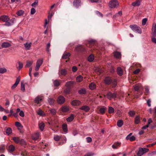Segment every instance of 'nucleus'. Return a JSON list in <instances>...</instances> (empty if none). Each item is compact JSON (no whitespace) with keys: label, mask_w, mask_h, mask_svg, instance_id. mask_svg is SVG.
<instances>
[{"label":"nucleus","mask_w":156,"mask_h":156,"mask_svg":"<svg viewBox=\"0 0 156 156\" xmlns=\"http://www.w3.org/2000/svg\"><path fill=\"white\" fill-rule=\"evenodd\" d=\"M0 20L3 22H5V25L7 26H10L13 23V22L11 20L9 21V18L6 16L4 15L1 16L0 17Z\"/></svg>","instance_id":"f257e3e1"},{"label":"nucleus","mask_w":156,"mask_h":156,"mask_svg":"<svg viewBox=\"0 0 156 156\" xmlns=\"http://www.w3.org/2000/svg\"><path fill=\"white\" fill-rule=\"evenodd\" d=\"M131 29L134 31L139 34H141L142 31L140 27L137 25L134 24L130 25L129 26Z\"/></svg>","instance_id":"f03ea898"},{"label":"nucleus","mask_w":156,"mask_h":156,"mask_svg":"<svg viewBox=\"0 0 156 156\" xmlns=\"http://www.w3.org/2000/svg\"><path fill=\"white\" fill-rule=\"evenodd\" d=\"M119 2L116 0H113L110 2L108 4V6L110 8H116L119 5Z\"/></svg>","instance_id":"7ed1b4c3"},{"label":"nucleus","mask_w":156,"mask_h":156,"mask_svg":"<svg viewBox=\"0 0 156 156\" xmlns=\"http://www.w3.org/2000/svg\"><path fill=\"white\" fill-rule=\"evenodd\" d=\"M149 149L146 148H139V151L137 153L138 156H141L144 153L147 152Z\"/></svg>","instance_id":"20e7f679"},{"label":"nucleus","mask_w":156,"mask_h":156,"mask_svg":"<svg viewBox=\"0 0 156 156\" xmlns=\"http://www.w3.org/2000/svg\"><path fill=\"white\" fill-rule=\"evenodd\" d=\"M43 63V59H38L36 62V66L35 67V70L37 71L39 69L40 66Z\"/></svg>","instance_id":"39448f33"},{"label":"nucleus","mask_w":156,"mask_h":156,"mask_svg":"<svg viewBox=\"0 0 156 156\" xmlns=\"http://www.w3.org/2000/svg\"><path fill=\"white\" fill-rule=\"evenodd\" d=\"M65 101V99L62 96H59L57 99V101L58 104H63Z\"/></svg>","instance_id":"423d86ee"},{"label":"nucleus","mask_w":156,"mask_h":156,"mask_svg":"<svg viewBox=\"0 0 156 156\" xmlns=\"http://www.w3.org/2000/svg\"><path fill=\"white\" fill-rule=\"evenodd\" d=\"M107 97L109 99L111 100L112 98H115L116 97V94L115 93L112 94L110 92H109L107 94Z\"/></svg>","instance_id":"0eeeda50"},{"label":"nucleus","mask_w":156,"mask_h":156,"mask_svg":"<svg viewBox=\"0 0 156 156\" xmlns=\"http://www.w3.org/2000/svg\"><path fill=\"white\" fill-rule=\"evenodd\" d=\"M151 34L153 36H156V23L153 25Z\"/></svg>","instance_id":"6e6552de"},{"label":"nucleus","mask_w":156,"mask_h":156,"mask_svg":"<svg viewBox=\"0 0 156 156\" xmlns=\"http://www.w3.org/2000/svg\"><path fill=\"white\" fill-rule=\"evenodd\" d=\"M132 133H130L126 137L127 140H129L130 141H133L135 140V137L133 136H131Z\"/></svg>","instance_id":"1a4fd4ad"},{"label":"nucleus","mask_w":156,"mask_h":156,"mask_svg":"<svg viewBox=\"0 0 156 156\" xmlns=\"http://www.w3.org/2000/svg\"><path fill=\"white\" fill-rule=\"evenodd\" d=\"M1 46L2 48H6L10 47L11 44L9 42H4L2 44Z\"/></svg>","instance_id":"9d476101"},{"label":"nucleus","mask_w":156,"mask_h":156,"mask_svg":"<svg viewBox=\"0 0 156 156\" xmlns=\"http://www.w3.org/2000/svg\"><path fill=\"white\" fill-rule=\"evenodd\" d=\"M40 134L39 132H36L32 136V138L34 140H37Z\"/></svg>","instance_id":"9b49d317"},{"label":"nucleus","mask_w":156,"mask_h":156,"mask_svg":"<svg viewBox=\"0 0 156 156\" xmlns=\"http://www.w3.org/2000/svg\"><path fill=\"white\" fill-rule=\"evenodd\" d=\"M20 80L19 78H17L16 79V81L15 83L12 86L11 89L12 90L14 89L18 85L19 83Z\"/></svg>","instance_id":"f8f14e48"},{"label":"nucleus","mask_w":156,"mask_h":156,"mask_svg":"<svg viewBox=\"0 0 156 156\" xmlns=\"http://www.w3.org/2000/svg\"><path fill=\"white\" fill-rule=\"evenodd\" d=\"M81 1L80 0H75L73 4L74 6L76 7H78L80 5Z\"/></svg>","instance_id":"ddd939ff"},{"label":"nucleus","mask_w":156,"mask_h":156,"mask_svg":"<svg viewBox=\"0 0 156 156\" xmlns=\"http://www.w3.org/2000/svg\"><path fill=\"white\" fill-rule=\"evenodd\" d=\"M32 43L31 42H26L24 44L25 48L26 50H29L31 46Z\"/></svg>","instance_id":"4468645a"},{"label":"nucleus","mask_w":156,"mask_h":156,"mask_svg":"<svg viewBox=\"0 0 156 156\" xmlns=\"http://www.w3.org/2000/svg\"><path fill=\"white\" fill-rule=\"evenodd\" d=\"M80 102L77 100H73L71 102V104L73 106H78L80 105Z\"/></svg>","instance_id":"2eb2a0df"},{"label":"nucleus","mask_w":156,"mask_h":156,"mask_svg":"<svg viewBox=\"0 0 156 156\" xmlns=\"http://www.w3.org/2000/svg\"><path fill=\"white\" fill-rule=\"evenodd\" d=\"M42 99V97L41 96H38L34 100V102L37 104H38Z\"/></svg>","instance_id":"dca6fc26"},{"label":"nucleus","mask_w":156,"mask_h":156,"mask_svg":"<svg viewBox=\"0 0 156 156\" xmlns=\"http://www.w3.org/2000/svg\"><path fill=\"white\" fill-rule=\"evenodd\" d=\"M80 109L86 112L90 110L89 107L86 105L83 106L80 108Z\"/></svg>","instance_id":"f3484780"},{"label":"nucleus","mask_w":156,"mask_h":156,"mask_svg":"<svg viewBox=\"0 0 156 156\" xmlns=\"http://www.w3.org/2000/svg\"><path fill=\"white\" fill-rule=\"evenodd\" d=\"M12 139L17 144L20 143L23 140V139L20 140L19 137H13Z\"/></svg>","instance_id":"a211bd4d"},{"label":"nucleus","mask_w":156,"mask_h":156,"mask_svg":"<svg viewBox=\"0 0 156 156\" xmlns=\"http://www.w3.org/2000/svg\"><path fill=\"white\" fill-rule=\"evenodd\" d=\"M74 84V82L73 81H69L66 83L65 86L68 88H70L71 86Z\"/></svg>","instance_id":"6ab92c4d"},{"label":"nucleus","mask_w":156,"mask_h":156,"mask_svg":"<svg viewBox=\"0 0 156 156\" xmlns=\"http://www.w3.org/2000/svg\"><path fill=\"white\" fill-rule=\"evenodd\" d=\"M94 59V56L92 54H91L88 57L87 60L90 62H92Z\"/></svg>","instance_id":"aec40b11"},{"label":"nucleus","mask_w":156,"mask_h":156,"mask_svg":"<svg viewBox=\"0 0 156 156\" xmlns=\"http://www.w3.org/2000/svg\"><path fill=\"white\" fill-rule=\"evenodd\" d=\"M114 56L117 58H119L121 56V53L117 51L115 52H114Z\"/></svg>","instance_id":"412c9836"},{"label":"nucleus","mask_w":156,"mask_h":156,"mask_svg":"<svg viewBox=\"0 0 156 156\" xmlns=\"http://www.w3.org/2000/svg\"><path fill=\"white\" fill-rule=\"evenodd\" d=\"M140 0H137L135 2L132 3V5L134 6H139L140 5Z\"/></svg>","instance_id":"4be33fe9"},{"label":"nucleus","mask_w":156,"mask_h":156,"mask_svg":"<svg viewBox=\"0 0 156 156\" xmlns=\"http://www.w3.org/2000/svg\"><path fill=\"white\" fill-rule=\"evenodd\" d=\"M105 82L106 84H109L111 83V80L109 77H107L105 79Z\"/></svg>","instance_id":"5701e85b"},{"label":"nucleus","mask_w":156,"mask_h":156,"mask_svg":"<svg viewBox=\"0 0 156 156\" xmlns=\"http://www.w3.org/2000/svg\"><path fill=\"white\" fill-rule=\"evenodd\" d=\"M117 72L118 74L120 76H122L123 74V71L120 67H118L117 68Z\"/></svg>","instance_id":"b1692460"},{"label":"nucleus","mask_w":156,"mask_h":156,"mask_svg":"<svg viewBox=\"0 0 156 156\" xmlns=\"http://www.w3.org/2000/svg\"><path fill=\"white\" fill-rule=\"evenodd\" d=\"M39 126L40 129L42 131L44 127V124L43 122H41L39 124Z\"/></svg>","instance_id":"393cba45"},{"label":"nucleus","mask_w":156,"mask_h":156,"mask_svg":"<svg viewBox=\"0 0 156 156\" xmlns=\"http://www.w3.org/2000/svg\"><path fill=\"white\" fill-rule=\"evenodd\" d=\"M70 55V54L69 53L64 54L63 55L62 58L65 59H67L69 58Z\"/></svg>","instance_id":"a878e982"},{"label":"nucleus","mask_w":156,"mask_h":156,"mask_svg":"<svg viewBox=\"0 0 156 156\" xmlns=\"http://www.w3.org/2000/svg\"><path fill=\"white\" fill-rule=\"evenodd\" d=\"M14 150L15 147L13 145H10L9 147L8 150L9 152H12Z\"/></svg>","instance_id":"bb28decb"},{"label":"nucleus","mask_w":156,"mask_h":156,"mask_svg":"<svg viewBox=\"0 0 156 156\" xmlns=\"http://www.w3.org/2000/svg\"><path fill=\"white\" fill-rule=\"evenodd\" d=\"M33 62V61L27 62V64L25 66V67L26 68L30 67L32 65Z\"/></svg>","instance_id":"cd10ccee"},{"label":"nucleus","mask_w":156,"mask_h":156,"mask_svg":"<svg viewBox=\"0 0 156 156\" xmlns=\"http://www.w3.org/2000/svg\"><path fill=\"white\" fill-rule=\"evenodd\" d=\"M69 110V107L66 106H63L61 108V110L63 112H67Z\"/></svg>","instance_id":"c85d7f7f"},{"label":"nucleus","mask_w":156,"mask_h":156,"mask_svg":"<svg viewBox=\"0 0 156 156\" xmlns=\"http://www.w3.org/2000/svg\"><path fill=\"white\" fill-rule=\"evenodd\" d=\"M140 117L139 116H137L136 117L135 119V123L136 124H138L140 122Z\"/></svg>","instance_id":"c756f323"},{"label":"nucleus","mask_w":156,"mask_h":156,"mask_svg":"<svg viewBox=\"0 0 156 156\" xmlns=\"http://www.w3.org/2000/svg\"><path fill=\"white\" fill-rule=\"evenodd\" d=\"M53 83L54 86L57 87L60 84V83L59 80H53Z\"/></svg>","instance_id":"7c9ffc66"},{"label":"nucleus","mask_w":156,"mask_h":156,"mask_svg":"<svg viewBox=\"0 0 156 156\" xmlns=\"http://www.w3.org/2000/svg\"><path fill=\"white\" fill-rule=\"evenodd\" d=\"M62 129L63 131L65 132H67L68 131L67 125L64 124L62 125Z\"/></svg>","instance_id":"2f4dec72"},{"label":"nucleus","mask_w":156,"mask_h":156,"mask_svg":"<svg viewBox=\"0 0 156 156\" xmlns=\"http://www.w3.org/2000/svg\"><path fill=\"white\" fill-rule=\"evenodd\" d=\"M17 62L19 66L17 67V69H18V70H20L22 68L23 66V65L22 62L19 61L18 62Z\"/></svg>","instance_id":"473e14b6"},{"label":"nucleus","mask_w":156,"mask_h":156,"mask_svg":"<svg viewBox=\"0 0 156 156\" xmlns=\"http://www.w3.org/2000/svg\"><path fill=\"white\" fill-rule=\"evenodd\" d=\"M123 124V121L122 120H119L117 122V125L119 127H121Z\"/></svg>","instance_id":"72a5a7b5"},{"label":"nucleus","mask_w":156,"mask_h":156,"mask_svg":"<svg viewBox=\"0 0 156 156\" xmlns=\"http://www.w3.org/2000/svg\"><path fill=\"white\" fill-rule=\"evenodd\" d=\"M24 11L22 10H19L16 12V14L17 15L19 16H22L24 14Z\"/></svg>","instance_id":"f704fd0d"},{"label":"nucleus","mask_w":156,"mask_h":156,"mask_svg":"<svg viewBox=\"0 0 156 156\" xmlns=\"http://www.w3.org/2000/svg\"><path fill=\"white\" fill-rule=\"evenodd\" d=\"M55 101V100L53 98H49L48 100V101L50 105H52Z\"/></svg>","instance_id":"c9c22d12"},{"label":"nucleus","mask_w":156,"mask_h":156,"mask_svg":"<svg viewBox=\"0 0 156 156\" xmlns=\"http://www.w3.org/2000/svg\"><path fill=\"white\" fill-rule=\"evenodd\" d=\"M74 116L73 115H71L67 119V121L68 122L72 121L74 119Z\"/></svg>","instance_id":"e433bc0d"},{"label":"nucleus","mask_w":156,"mask_h":156,"mask_svg":"<svg viewBox=\"0 0 156 156\" xmlns=\"http://www.w3.org/2000/svg\"><path fill=\"white\" fill-rule=\"evenodd\" d=\"M90 88L91 90H93L96 87L95 84L94 83H91L89 85Z\"/></svg>","instance_id":"4c0bfd02"},{"label":"nucleus","mask_w":156,"mask_h":156,"mask_svg":"<svg viewBox=\"0 0 156 156\" xmlns=\"http://www.w3.org/2000/svg\"><path fill=\"white\" fill-rule=\"evenodd\" d=\"M37 113L40 116H44L45 115L44 113L40 109L39 110Z\"/></svg>","instance_id":"58836bf2"},{"label":"nucleus","mask_w":156,"mask_h":156,"mask_svg":"<svg viewBox=\"0 0 156 156\" xmlns=\"http://www.w3.org/2000/svg\"><path fill=\"white\" fill-rule=\"evenodd\" d=\"M67 72L65 69H62L61 70V75L65 76L67 74Z\"/></svg>","instance_id":"ea45409f"},{"label":"nucleus","mask_w":156,"mask_h":156,"mask_svg":"<svg viewBox=\"0 0 156 156\" xmlns=\"http://www.w3.org/2000/svg\"><path fill=\"white\" fill-rule=\"evenodd\" d=\"M141 85L139 84H137L134 87V89L135 90L137 91L140 88Z\"/></svg>","instance_id":"a19ab883"},{"label":"nucleus","mask_w":156,"mask_h":156,"mask_svg":"<svg viewBox=\"0 0 156 156\" xmlns=\"http://www.w3.org/2000/svg\"><path fill=\"white\" fill-rule=\"evenodd\" d=\"M21 90L23 92L25 91V85L23 83L21 82Z\"/></svg>","instance_id":"79ce46f5"},{"label":"nucleus","mask_w":156,"mask_h":156,"mask_svg":"<svg viewBox=\"0 0 156 156\" xmlns=\"http://www.w3.org/2000/svg\"><path fill=\"white\" fill-rule=\"evenodd\" d=\"M78 93L80 94H84L86 93V91L85 89H82L78 91Z\"/></svg>","instance_id":"37998d69"},{"label":"nucleus","mask_w":156,"mask_h":156,"mask_svg":"<svg viewBox=\"0 0 156 156\" xmlns=\"http://www.w3.org/2000/svg\"><path fill=\"white\" fill-rule=\"evenodd\" d=\"M61 137L60 136L56 135L54 136V139L55 141H58L61 138Z\"/></svg>","instance_id":"c03bdc74"},{"label":"nucleus","mask_w":156,"mask_h":156,"mask_svg":"<svg viewBox=\"0 0 156 156\" xmlns=\"http://www.w3.org/2000/svg\"><path fill=\"white\" fill-rule=\"evenodd\" d=\"M108 112L110 114L113 113L114 112V109L112 107H110L108 108Z\"/></svg>","instance_id":"a18cd8bd"},{"label":"nucleus","mask_w":156,"mask_h":156,"mask_svg":"<svg viewBox=\"0 0 156 156\" xmlns=\"http://www.w3.org/2000/svg\"><path fill=\"white\" fill-rule=\"evenodd\" d=\"M7 71V69L5 68H0V73H3Z\"/></svg>","instance_id":"49530a36"},{"label":"nucleus","mask_w":156,"mask_h":156,"mask_svg":"<svg viewBox=\"0 0 156 156\" xmlns=\"http://www.w3.org/2000/svg\"><path fill=\"white\" fill-rule=\"evenodd\" d=\"M83 80V77L81 76H79L77 77L76 80L77 82H80Z\"/></svg>","instance_id":"de8ad7c7"},{"label":"nucleus","mask_w":156,"mask_h":156,"mask_svg":"<svg viewBox=\"0 0 156 156\" xmlns=\"http://www.w3.org/2000/svg\"><path fill=\"white\" fill-rule=\"evenodd\" d=\"M95 71L97 73V74H100L102 72V70L100 69L98 67L95 69Z\"/></svg>","instance_id":"09e8293b"},{"label":"nucleus","mask_w":156,"mask_h":156,"mask_svg":"<svg viewBox=\"0 0 156 156\" xmlns=\"http://www.w3.org/2000/svg\"><path fill=\"white\" fill-rule=\"evenodd\" d=\"M6 134L9 135L12 133V130L10 128H8L6 130Z\"/></svg>","instance_id":"8fccbe9b"},{"label":"nucleus","mask_w":156,"mask_h":156,"mask_svg":"<svg viewBox=\"0 0 156 156\" xmlns=\"http://www.w3.org/2000/svg\"><path fill=\"white\" fill-rule=\"evenodd\" d=\"M49 111L53 115H55L56 113V111L54 109H51L49 110Z\"/></svg>","instance_id":"3c124183"},{"label":"nucleus","mask_w":156,"mask_h":156,"mask_svg":"<svg viewBox=\"0 0 156 156\" xmlns=\"http://www.w3.org/2000/svg\"><path fill=\"white\" fill-rule=\"evenodd\" d=\"M105 108H102L100 109L99 111L101 114H104L105 112Z\"/></svg>","instance_id":"603ef678"},{"label":"nucleus","mask_w":156,"mask_h":156,"mask_svg":"<svg viewBox=\"0 0 156 156\" xmlns=\"http://www.w3.org/2000/svg\"><path fill=\"white\" fill-rule=\"evenodd\" d=\"M15 125L17 127H22V126L21 124L19 122H15Z\"/></svg>","instance_id":"864d4df0"},{"label":"nucleus","mask_w":156,"mask_h":156,"mask_svg":"<svg viewBox=\"0 0 156 156\" xmlns=\"http://www.w3.org/2000/svg\"><path fill=\"white\" fill-rule=\"evenodd\" d=\"M147 21V18L143 19L142 20V23L143 25H144Z\"/></svg>","instance_id":"5fc2aeb1"},{"label":"nucleus","mask_w":156,"mask_h":156,"mask_svg":"<svg viewBox=\"0 0 156 156\" xmlns=\"http://www.w3.org/2000/svg\"><path fill=\"white\" fill-rule=\"evenodd\" d=\"M45 23L44 24V27L45 28H46V29H47L48 28V26L47 25L48 23V20L47 19L45 20Z\"/></svg>","instance_id":"6e6d98bb"},{"label":"nucleus","mask_w":156,"mask_h":156,"mask_svg":"<svg viewBox=\"0 0 156 156\" xmlns=\"http://www.w3.org/2000/svg\"><path fill=\"white\" fill-rule=\"evenodd\" d=\"M129 114L130 116L131 117H133L134 116V115L135 114V112L133 111H130L129 112Z\"/></svg>","instance_id":"4d7b16f0"},{"label":"nucleus","mask_w":156,"mask_h":156,"mask_svg":"<svg viewBox=\"0 0 156 156\" xmlns=\"http://www.w3.org/2000/svg\"><path fill=\"white\" fill-rule=\"evenodd\" d=\"M38 2L37 0L35 1L32 4V6L34 7H35L37 5Z\"/></svg>","instance_id":"13d9d810"},{"label":"nucleus","mask_w":156,"mask_h":156,"mask_svg":"<svg viewBox=\"0 0 156 156\" xmlns=\"http://www.w3.org/2000/svg\"><path fill=\"white\" fill-rule=\"evenodd\" d=\"M70 88L67 87V88L64 91L65 93L66 94H68L70 92Z\"/></svg>","instance_id":"bf43d9fd"},{"label":"nucleus","mask_w":156,"mask_h":156,"mask_svg":"<svg viewBox=\"0 0 156 156\" xmlns=\"http://www.w3.org/2000/svg\"><path fill=\"white\" fill-rule=\"evenodd\" d=\"M36 10L34 8H32L31 9V11H30V13L31 14H34L35 13V12Z\"/></svg>","instance_id":"052dcab7"},{"label":"nucleus","mask_w":156,"mask_h":156,"mask_svg":"<svg viewBox=\"0 0 156 156\" xmlns=\"http://www.w3.org/2000/svg\"><path fill=\"white\" fill-rule=\"evenodd\" d=\"M86 140L88 143L90 142L92 140L91 138L90 137H88L86 138Z\"/></svg>","instance_id":"680f3d73"},{"label":"nucleus","mask_w":156,"mask_h":156,"mask_svg":"<svg viewBox=\"0 0 156 156\" xmlns=\"http://www.w3.org/2000/svg\"><path fill=\"white\" fill-rule=\"evenodd\" d=\"M19 114L20 116L22 117H23L24 116V113L23 111H21L20 112Z\"/></svg>","instance_id":"e2e57ef3"},{"label":"nucleus","mask_w":156,"mask_h":156,"mask_svg":"<svg viewBox=\"0 0 156 156\" xmlns=\"http://www.w3.org/2000/svg\"><path fill=\"white\" fill-rule=\"evenodd\" d=\"M94 155V154L92 153H88L85 155L84 156H91Z\"/></svg>","instance_id":"0e129e2a"},{"label":"nucleus","mask_w":156,"mask_h":156,"mask_svg":"<svg viewBox=\"0 0 156 156\" xmlns=\"http://www.w3.org/2000/svg\"><path fill=\"white\" fill-rule=\"evenodd\" d=\"M151 41L154 43L156 44V38L154 37L151 38Z\"/></svg>","instance_id":"69168bd1"},{"label":"nucleus","mask_w":156,"mask_h":156,"mask_svg":"<svg viewBox=\"0 0 156 156\" xmlns=\"http://www.w3.org/2000/svg\"><path fill=\"white\" fill-rule=\"evenodd\" d=\"M122 12L121 11H120L115 15V16H121L122 15Z\"/></svg>","instance_id":"338daca9"},{"label":"nucleus","mask_w":156,"mask_h":156,"mask_svg":"<svg viewBox=\"0 0 156 156\" xmlns=\"http://www.w3.org/2000/svg\"><path fill=\"white\" fill-rule=\"evenodd\" d=\"M77 70V68L76 66H73L72 67V71L73 72H76Z\"/></svg>","instance_id":"774afa93"}]
</instances>
